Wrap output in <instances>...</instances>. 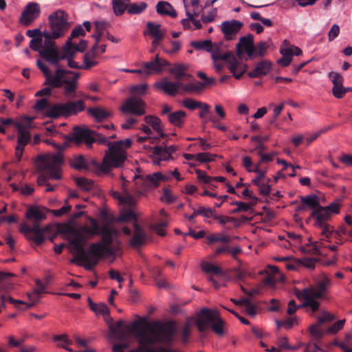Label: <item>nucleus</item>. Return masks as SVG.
I'll list each match as a JSON object with an SVG mask.
<instances>
[{
  "label": "nucleus",
  "mask_w": 352,
  "mask_h": 352,
  "mask_svg": "<svg viewBox=\"0 0 352 352\" xmlns=\"http://www.w3.org/2000/svg\"><path fill=\"white\" fill-rule=\"evenodd\" d=\"M91 226L76 228L69 223L63 226L62 232L71 235L69 245L76 252L72 261L87 270H91L102 257L114 255L116 248L111 245L114 237L118 236V230L108 224L99 228L97 221L90 217Z\"/></svg>",
  "instance_id": "nucleus-1"
},
{
  "label": "nucleus",
  "mask_w": 352,
  "mask_h": 352,
  "mask_svg": "<svg viewBox=\"0 0 352 352\" xmlns=\"http://www.w3.org/2000/svg\"><path fill=\"white\" fill-rule=\"evenodd\" d=\"M142 322L140 320L133 321L126 326L127 331L134 333L139 346L129 352H146L155 351L152 348L155 344H170L173 340L175 327L173 322H161L155 320L144 326V330H140Z\"/></svg>",
  "instance_id": "nucleus-2"
},
{
  "label": "nucleus",
  "mask_w": 352,
  "mask_h": 352,
  "mask_svg": "<svg viewBox=\"0 0 352 352\" xmlns=\"http://www.w3.org/2000/svg\"><path fill=\"white\" fill-rule=\"evenodd\" d=\"M331 285V280L327 275L323 274L321 279L314 285L307 287L303 289H295L294 294L299 300H304L302 307H309L312 312L318 310L320 302L318 299L324 298L328 289Z\"/></svg>",
  "instance_id": "nucleus-3"
},
{
  "label": "nucleus",
  "mask_w": 352,
  "mask_h": 352,
  "mask_svg": "<svg viewBox=\"0 0 352 352\" xmlns=\"http://www.w3.org/2000/svg\"><path fill=\"white\" fill-rule=\"evenodd\" d=\"M131 141L129 139L109 142V148L103 157L102 163L99 169L108 172L111 168L121 167L126 160L125 148H129Z\"/></svg>",
  "instance_id": "nucleus-4"
},
{
  "label": "nucleus",
  "mask_w": 352,
  "mask_h": 352,
  "mask_svg": "<svg viewBox=\"0 0 352 352\" xmlns=\"http://www.w3.org/2000/svg\"><path fill=\"white\" fill-rule=\"evenodd\" d=\"M38 160V166L42 172L37 179L38 186L45 185L48 179H60V169L63 162L60 153L41 156Z\"/></svg>",
  "instance_id": "nucleus-5"
},
{
  "label": "nucleus",
  "mask_w": 352,
  "mask_h": 352,
  "mask_svg": "<svg viewBox=\"0 0 352 352\" xmlns=\"http://www.w3.org/2000/svg\"><path fill=\"white\" fill-rule=\"evenodd\" d=\"M138 174L133 176L134 188L133 192L136 197L144 196L148 190L158 187L160 183L165 180V177L160 173L156 172L151 175L140 173L137 168Z\"/></svg>",
  "instance_id": "nucleus-6"
},
{
  "label": "nucleus",
  "mask_w": 352,
  "mask_h": 352,
  "mask_svg": "<svg viewBox=\"0 0 352 352\" xmlns=\"http://www.w3.org/2000/svg\"><path fill=\"white\" fill-rule=\"evenodd\" d=\"M85 108V104L82 100L68 101L65 103H57L49 108L45 116L50 118H57L62 116L69 117L82 111Z\"/></svg>",
  "instance_id": "nucleus-7"
},
{
  "label": "nucleus",
  "mask_w": 352,
  "mask_h": 352,
  "mask_svg": "<svg viewBox=\"0 0 352 352\" xmlns=\"http://www.w3.org/2000/svg\"><path fill=\"white\" fill-rule=\"evenodd\" d=\"M50 30L54 38L63 36L69 30L70 25L68 22V15L63 10H58L48 16Z\"/></svg>",
  "instance_id": "nucleus-8"
},
{
  "label": "nucleus",
  "mask_w": 352,
  "mask_h": 352,
  "mask_svg": "<svg viewBox=\"0 0 352 352\" xmlns=\"http://www.w3.org/2000/svg\"><path fill=\"white\" fill-rule=\"evenodd\" d=\"M311 217L315 219L314 226L322 229V235L329 237L332 233L331 226L327 223L330 219L331 215L324 207L320 206L312 211Z\"/></svg>",
  "instance_id": "nucleus-9"
},
{
  "label": "nucleus",
  "mask_w": 352,
  "mask_h": 352,
  "mask_svg": "<svg viewBox=\"0 0 352 352\" xmlns=\"http://www.w3.org/2000/svg\"><path fill=\"white\" fill-rule=\"evenodd\" d=\"M219 315V312L216 310L208 308L201 309L197 315L196 320V325L198 330L201 333H204L210 328Z\"/></svg>",
  "instance_id": "nucleus-10"
},
{
  "label": "nucleus",
  "mask_w": 352,
  "mask_h": 352,
  "mask_svg": "<svg viewBox=\"0 0 352 352\" xmlns=\"http://www.w3.org/2000/svg\"><path fill=\"white\" fill-rule=\"evenodd\" d=\"M145 102L140 98L130 97L121 106L120 111L124 114L142 116L145 113Z\"/></svg>",
  "instance_id": "nucleus-11"
},
{
  "label": "nucleus",
  "mask_w": 352,
  "mask_h": 352,
  "mask_svg": "<svg viewBox=\"0 0 352 352\" xmlns=\"http://www.w3.org/2000/svg\"><path fill=\"white\" fill-rule=\"evenodd\" d=\"M48 227L41 228L38 223H33L32 227L23 226L20 231L23 233L29 240H32L36 245L41 244L44 240V232L48 230Z\"/></svg>",
  "instance_id": "nucleus-12"
},
{
  "label": "nucleus",
  "mask_w": 352,
  "mask_h": 352,
  "mask_svg": "<svg viewBox=\"0 0 352 352\" xmlns=\"http://www.w3.org/2000/svg\"><path fill=\"white\" fill-rule=\"evenodd\" d=\"M41 14L39 5L36 2L28 3L23 10L19 22L25 26H29Z\"/></svg>",
  "instance_id": "nucleus-13"
},
{
  "label": "nucleus",
  "mask_w": 352,
  "mask_h": 352,
  "mask_svg": "<svg viewBox=\"0 0 352 352\" xmlns=\"http://www.w3.org/2000/svg\"><path fill=\"white\" fill-rule=\"evenodd\" d=\"M96 131L87 128L82 129L80 126H75L74 132L69 136L70 141L80 143L82 140L88 145H91L95 142Z\"/></svg>",
  "instance_id": "nucleus-14"
},
{
  "label": "nucleus",
  "mask_w": 352,
  "mask_h": 352,
  "mask_svg": "<svg viewBox=\"0 0 352 352\" xmlns=\"http://www.w3.org/2000/svg\"><path fill=\"white\" fill-rule=\"evenodd\" d=\"M32 119L28 117L23 118V122H15L14 126L18 131L17 145L25 146L30 140L31 134L29 129L31 127Z\"/></svg>",
  "instance_id": "nucleus-15"
},
{
  "label": "nucleus",
  "mask_w": 352,
  "mask_h": 352,
  "mask_svg": "<svg viewBox=\"0 0 352 352\" xmlns=\"http://www.w3.org/2000/svg\"><path fill=\"white\" fill-rule=\"evenodd\" d=\"M122 193L118 191H113L111 192V195L113 198L118 199L120 204L132 208L135 206L136 201L126 188V184L128 182L125 180L123 177H122Z\"/></svg>",
  "instance_id": "nucleus-16"
},
{
  "label": "nucleus",
  "mask_w": 352,
  "mask_h": 352,
  "mask_svg": "<svg viewBox=\"0 0 352 352\" xmlns=\"http://www.w3.org/2000/svg\"><path fill=\"white\" fill-rule=\"evenodd\" d=\"M333 86L332 88V94L336 98H342L346 93L349 92V89L343 87L344 78L342 76L338 73L331 72L328 74Z\"/></svg>",
  "instance_id": "nucleus-17"
},
{
  "label": "nucleus",
  "mask_w": 352,
  "mask_h": 352,
  "mask_svg": "<svg viewBox=\"0 0 352 352\" xmlns=\"http://www.w3.org/2000/svg\"><path fill=\"white\" fill-rule=\"evenodd\" d=\"M242 47L244 48L250 59L254 58L255 46L254 45V36L252 34H249L240 38L239 42L236 45V52L239 57H241L243 54Z\"/></svg>",
  "instance_id": "nucleus-18"
},
{
  "label": "nucleus",
  "mask_w": 352,
  "mask_h": 352,
  "mask_svg": "<svg viewBox=\"0 0 352 352\" xmlns=\"http://www.w3.org/2000/svg\"><path fill=\"white\" fill-rule=\"evenodd\" d=\"M168 65L169 63L166 60L160 58L159 55L157 54L154 60L144 63L142 67L144 70V74L149 76L152 74L161 73L164 67Z\"/></svg>",
  "instance_id": "nucleus-19"
},
{
  "label": "nucleus",
  "mask_w": 352,
  "mask_h": 352,
  "mask_svg": "<svg viewBox=\"0 0 352 352\" xmlns=\"http://www.w3.org/2000/svg\"><path fill=\"white\" fill-rule=\"evenodd\" d=\"M154 86L166 94L173 96L176 95L179 90L181 89L182 81L170 82L166 78H164L161 81L155 82Z\"/></svg>",
  "instance_id": "nucleus-20"
},
{
  "label": "nucleus",
  "mask_w": 352,
  "mask_h": 352,
  "mask_svg": "<svg viewBox=\"0 0 352 352\" xmlns=\"http://www.w3.org/2000/svg\"><path fill=\"white\" fill-rule=\"evenodd\" d=\"M242 26V22L237 20H232L223 21L221 23V28L225 38L227 40H232Z\"/></svg>",
  "instance_id": "nucleus-21"
},
{
  "label": "nucleus",
  "mask_w": 352,
  "mask_h": 352,
  "mask_svg": "<svg viewBox=\"0 0 352 352\" xmlns=\"http://www.w3.org/2000/svg\"><path fill=\"white\" fill-rule=\"evenodd\" d=\"M66 74H72V71H66L63 69H57L55 74L53 76L51 73L49 74L46 78L45 84L49 85L52 87L59 88L61 87L67 79L65 78Z\"/></svg>",
  "instance_id": "nucleus-22"
},
{
  "label": "nucleus",
  "mask_w": 352,
  "mask_h": 352,
  "mask_svg": "<svg viewBox=\"0 0 352 352\" xmlns=\"http://www.w3.org/2000/svg\"><path fill=\"white\" fill-rule=\"evenodd\" d=\"M227 64L228 69L236 79L240 78L246 72L247 65L240 58L237 59L234 54L230 58Z\"/></svg>",
  "instance_id": "nucleus-23"
},
{
  "label": "nucleus",
  "mask_w": 352,
  "mask_h": 352,
  "mask_svg": "<svg viewBox=\"0 0 352 352\" xmlns=\"http://www.w3.org/2000/svg\"><path fill=\"white\" fill-rule=\"evenodd\" d=\"M133 234L130 241V245L134 248H138L146 241V235L142 228L138 223H133Z\"/></svg>",
  "instance_id": "nucleus-24"
},
{
  "label": "nucleus",
  "mask_w": 352,
  "mask_h": 352,
  "mask_svg": "<svg viewBox=\"0 0 352 352\" xmlns=\"http://www.w3.org/2000/svg\"><path fill=\"white\" fill-rule=\"evenodd\" d=\"M144 120L146 124L151 126L153 130H155L157 133H159L160 137H155L152 138V143L157 142L160 138H164L167 136L166 134L163 133L161 120L159 118L153 116H146L144 117Z\"/></svg>",
  "instance_id": "nucleus-25"
},
{
  "label": "nucleus",
  "mask_w": 352,
  "mask_h": 352,
  "mask_svg": "<svg viewBox=\"0 0 352 352\" xmlns=\"http://www.w3.org/2000/svg\"><path fill=\"white\" fill-rule=\"evenodd\" d=\"M272 69V63L267 60H263L258 62L252 71L248 72L250 78H258L269 73Z\"/></svg>",
  "instance_id": "nucleus-26"
},
{
  "label": "nucleus",
  "mask_w": 352,
  "mask_h": 352,
  "mask_svg": "<svg viewBox=\"0 0 352 352\" xmlns=\"http://www.w3.org/2000/svg\"><path fill=\"white\" fill-rule=\"evenodd\" d=\"M187 16L195 15L198 16L203 11V8L199 6V0H183Z\"/></svg>",
  "instance_id": "nucleus-27"
},
{
  "label": "nucleus",
  "mask_w": 352,
  "mask_h": 352,
  "mask_svg": "<svg viewBox=\"0 0 352 352\" xmlns=\"http://www.w3.org/2000/svg\"><path fill=\"white\" fill-rule=\"evenodd\" d=\"M188 66L186 64H176L170 69V72L174 76L176 81L182 79H189L192 76L190 74L187 73Z\"/></svg>",
  "instance_id": "nucleus-28"
},
{
  "label": "nucleus",
  "mask_w": 352,
  "mask_h": 352,
  "mask_svg": "<svg viewBox=\"0 0 352 352\" xmlns=\"http://www.w3.org/2000/svg\"><path fill=\"white\" fill-rule=\"evenodd\" d=\"M40 56L52 65H56L60 60V54L56 47L43 49L40 52Z\"/></svg>",
  "instance_id": "nucleus-29"
},
{
  "label": "nucleus",
  "mask_w": 352,
  "mask_h": 352,
  "mask_svg": "<svg viewBox=\"0 0 352 352\" xmlns=\"http://www.w3.org/2000/svg\"><path fill=\"white\" fill-rule=\"evenodd\" d=\"M186 116V113L184 111L178 110L169 113L167 119L171 124L181 128L184 124Z\"/></svg>",
  "instance_id": "nucleus-30"
},
{
  "label": "nucleus",
  "mask_w": 352,
  "mask_h": 352,
  "mask_svg": "<svg viewBox=\"0 0 352 352\" xmlns=\"http://www.w3.org/2000/svg\"><path fill=\"white\" fill-rule=\"evenodd\" d=\"M157 12L162 16L175 18L177 15L173 7L167 1H159L156 5Z\"/></svg>",
  "instance_id": "nucleus-31"
},
{
  "label": "nucleus",
  "mask_w": 352,
  "mask_h": 352,
  "mask_svg": "<svg viewBox=\"0 0 352 352\" xmlns=\"http://www.w3.org/2000/svg\"><path fill=\"white\" fill-rule=\"evenodd\" d=\"M87 301L90 309L92 311H94L96 315L102 316L106 322H108V320L106 318V317H109V310L107 306L104 303H95L89 297L88 298Z\"/></svg>",
  "instance_id": "nucleus-32"
},
{
  "label": "nucleus",
  "mask_w": 352,
  "mask_h": 352,
  "mask_svg": "<svg viewBox=\"0 0 352 352\" xmlns=\"http://www.w3.org/2000/svg\"><path fill=\"white\" fill-rule=\"evenodd\" d=\"M87 112L92 116L97 122H102L112 116V113L100 107L89 108Z\"/></svg>",
  "instance_id": "nucleus-33"
},
{
  "label": "nucleus",
  "mask_w": 352,
  "mask_h": 352,
  "mask_svg": "<svg viewBox=\"0 0 352 352\" xmlns=\"http://www.w3.org/2000/svg\"><path fill=\"white\" fill-rule=\"evenodd\" d=\"M26 217L29 219H34L33 223H38L39 221L45 219V213L36 206L29 208L26 212Z\"/></svg>",
  "instance_id": "nucleus-34"
},
{
  "label": "nucleus",
  "mask_w": 352,
  "mask_h": 352,
  "mask_svg": "<svg viewBox=\"0 0 352 352\" xmlns=\"http://www.w3.org/2000/svg\"><path fill=\"white\" fill-rule=\"evenodd\" d=\"M70 166L77 170H87L89 164L83 155H79L74 157L70 161Z\"/></svg>",
  "instance_id": "nucleus-35"
},
{
  "label": "nucleus",
  "mask_w": 352,
  "mask_h": 352,
  "mask_svg": "<svg viewBox=\"0 0 352 352\" xmlns=\"http://www.w3.org/2000/svg\"><path fill=\"white\" fill-rule=\"evenodd\" d=\"M147 32L153 38H164L165 32L161 30L160 24H155V23L148 21L146 23Z\"/></svg>",
  "instance_id": "nucleus-36"
},
{
  "label": "nucleus",
  "mask_w": 352,
  "mask_h": 352,
  "mask_svg": "<svg viewBox=\"0 0 352 352\" xmlns=\"http://www.w3.org/2000/svg\"><path fill=\"white\" fill-rule=\"evenodd\" d=\"M181 90L185 93L190 94H199L204 90L203 85H201L200 82L196 83H183L182 82Z\"/></svg>",
  "instance_id": "nucleus-37"
},
{
  "label": "nucleus",
  "mask_w": 352,
  "mask_h": 352,
  "mask_svg": "<svg viewBox=\"0 0 352 352\" xmlns=\"http://www.w3.org/2000/svg\"><path fill=\"white\" fill-rule=\"evenodd\" d=\"M84 65L80 66V69H89L90 68L98 65L96 60V50L92 49L91 52H87L83 58Z\"/></svg>",
  "instance_id": "nucleus-38"
},
{
  "label": "nucleus",
  "mask_w": 352,
  "mask_h": 352,
  "mask_svg": "<svg viewBox=\"0 0 352 352\" xmlns=\"http://www.w3.org/2000/svg\"><path fill=\"white\" fill-rule=\"evenodd\" d=\"M153 155L157 157V162L154 160V163L157 164H160V161H166L172 158L170 153L166 151V149L162 146H154L153 148Z\"/></svg>",
  "instance_id": "nucleus-39"
},
{
  "label": "nucleus",
  "mask_w": 352,
  "mask_h": 352,
  "mask_svg": "<svg viewBox=\"0 0 352 352\" xmlns=\"http://www.w3.org/2000/svg\"><path fill=\"white\" fill-rule=\"evenodd\" d=\"M63 54H60L61 60H64L69 57H74L78 51L76 44L73 43L71 39H67L66 43L63 47Z\"/></svg>",
  "instance_id": "nucleus-40"
},
{
  "label": "nucleus",
  "mask_w": 352,
  "mask_h": 352,
  "mask_svg": "<svg viewBox=\"0 0 352 352\" xmlns=\"http://www.w3.org/2000/svg\"><path fill=\"white\" fill-rule=\"evenodd\" d=\"M130 0H112V6L116 15L119 16L124 13L129 5Z\"/></svg>",
  "instance_id": "nucleus-41"
},
{
  "label": "nucleus",
  "mask_w": 352,
  "mask_h": 352,
  "mask_svg": "<svg viewBox=\"0 0 352 352\" xmlns=\"http://www.w3.org/2000/svg\"><path fill=\"white\" fill-rule=\"evenodd\" d=\"M124 324V322L123 320H118L115 324H111L109 325V329L111 332L114 334L117 335L118 338L119 339H124L126 336L125 332L127 331L128 333H131L130 331H127L126 329V326L124 328L123 331H121L120 329L123 327Z\"/></svg>",
  "instance_id": "nucleus-42"
},
{
  "label": "nucleus",
  "mask_w": 352,
  "mask_h": 352,
  "mask_svg": "<svg viewBox=\"0 0 352 352\" xmlns=\"http://www.w3.org/2000/svg\"><path fill=\"white\" fill-rule=\"evenodd\" d=\"M300 200L301 203L305 204L306 206H308L310 209L312 210V211L316 210V208L320 206L318 197L314 195L309 196H302L301 197Z\"/></svg>",
  "instance_id": "nucleus-43"
},
{
  "label": "nucleus",
  "mask_w": 352,
  "mask_h": 352,
  "mask_svg": "<svg viewBox=\"0 0 352 352\" xmlns=\"http://www.w3.org/2000/svg\"><path fill=\"white\" fill-rule=\"evenodd\" d=\"M280 53L282 57L278 60L277 63L283 67L288 66L292 61V56L289 50H287L286 47H281Z\"/></svg>",
  "instance_id": "nucleus-44"
},
{
  "label": "nucleus",
  "mask_w": 352,
  "mask_h": 352,
  "mask_svg": "<svg viewBox=\"0 0 352 352\" xmlns=\"http://www.w3.org/2000/svg\"><path fill=\"white\" fill-rule=\"evenodd\" d=\"M212 51H210V52L212 54V58L214 60H225L226 63L229 60L230 58L232 56L233 54L232 53H225L221 54V52L219 51V47L214 44V47H212Z\"/></svg>",
  "instance_id": "nucleus-45"
},
{
  "label": "nucleus",
  "mask_w": 352,
  "mask_h": 352,
  "mask_svg": "<svg viewBox=\"0 0 352 352\" xmlns=\"http://www.w3.org/2000/svg\"><path fill=\"white\" fill-rule=\"evenodd\" d=\"M53 34L50 32V31H43V49H52L55 47V42L54 40L55 39L53 36Z\"/></svg>",
  "instance_id": "nucleus-46"
},
{
  "label": "nucleus",
  "mask_w": 352,
  "mask_h": 352,
  "mask_svg": "<svg viewBox=\"0 0 352 352\" xmlns=\"http://www.w3.org/2000/svg\"><path fill=\"white\" fill-rule=\"evenodd\" d=\"M271 42L269 41H260L254 50V58L256 57H263L270 47Z\"/></svg>",
  "instance_id": "nucleus-47"
},
{
  "label": "nucleus",
  "mask_w": 352,
  "mask_h": 352,
  "mask_svg": "<svg viewBox=\"0 0 352 352\" xmlns=\"http://www.w3.org/2000/svg\"><path fill=\"white\" fill-rule=\"evenodd\" d=\"M35 283L36 285V287L34 289L32 293L28 294V296L29 299H33L34 296L38 297V295L43 294L45 292V289L47 286V283H43L42 281L39 279H36Z\"/></svg>",
  "instance_id": "nucleus-48"
},
{
  "label": "nucleus",
  "mask_w": 352,
  "mask_h": 352,
  "mask_svg": "<svg viewBox=\"0 0 352 352\" xmlns=\"http://www.w3.org/2000/svg\"><path fill=\"white\" fill-rule=\"evenodd\" d=\"M191 45L196 50H205L210 52L212 51L214 44L210 40H205L203 41H192Z\"/></svg>",
  "instance_id": "nucleus-49"
},
{
  "label": "nucleus",
  "mask_w": 352,
  "mask_h": 352,
  "mask_svg": "<svg viewBox=\"0 0 352 352\" xmlns=\"http://www.w3.org/2000/svg\"><path fill=\"white\" fill-rule=\"evenodd\" d=\"M147 8L145 2L140 3H131L129 5L127 12L130 14H140Z\"/></svg>",
  "instance_id": "nucleus-50"
},
{
  "label": "nucleus",
  "mask_w": 352,
  "mask_h": 352,
  "mask_svg": "<svg viewBox=\"0 0 352 352\" xmlns=\"http://www.w3.org/2000/svg\"><path fill=\"white\" fill-rule=\"evenodd\" d=\"M322 324H319V323L317 322L316 324L311 325L309 327V332L312 337L316 340H320L321 339L325 334H327L325 331L320 329V326Z\"/></svg>",
  "instance_id": "nucleus-51"
},
{
  "label": "nucleus",
  "mask_w": 352,
  "mask_h": 352,
  "mask_svg": "<svg viewBox=\"0 0 352 352\" xmlns=\"http://www.w3.org/2000/svg\"><path fill=\"white\" fill-rule=\"evenodd\" d=\"M207 240L210 243L215 242L229 243L231 237L221 234H212L207 236Z\"/></svg>",
  "instance_id": "nucleus-52"
},
{
  "label": "nucleus",
  "mask_w": 352,
  "mask_h": 352,
  "mask_svg": "<svg viewBox=\"0 0 352 352\" xmlns=\"http://www.w3.org/2000/svg\"><path fill=\"white\" fill-rule=\"evenodd\" d=\"M76 184L85 190H89L94 187L93 181L85 177L76 178Z\"/></svg>",
  "instance_id": "nucleus-53"
},
{
  "label": "nucleus",
  "mask_w": 352,
  "mask_h": 352,
  "mask_svg": "<svg viewBox=\"0 0 352 352\" xmlns=\"http://www.w3.org/2000/svg\"><path fill=\"white\" fill-rule=\"evenodd\" d=\"M214 109H215L217 114L219 116V119L216 118L215 117H210L206 120V122L210 121V122H212V123H217L221 120H223L226 118V113L221 105L215 104Z\"/></svg>",
  "instance_id": "nucleus-54"
},
{
  "label": "nucleus",
  "mask_w": 352,
  "mask_h": 352,
  "mask_svg": "<svg viewBox=\"0 0 352 352\" xmlns=\"http://www.w3.org/2000/svg\"><path fill=\"white\" fill-rule=\"evenodd\" d=\"M223 324L224 322L219 315L210 328L216 334L221 336L223 334Z\"/></svg>",
  "instance_id": "nucleus-55"
},
{
  "label": "nucleus",
  "mask_w": 352,
  "mask_h": 352,
  "mask_svg": "<svg viewBox=\"0 0 352 352\" xmlns=\"http://www.w3.org/2000/svg\"><path fill=\"white\" fill-rule=\"evenodd\" d=\"M64 95L66 96H71L76 93L77 89V82L75 81L67 80L65 82Z\"/></svg>",
  "instance_id": "nucleus-56"
},
{
  "label": "nucleus",
  "mask_w": 352,
  "mask_h": 352,
  "mask_svg": "<svg viewBox=\"0 0 352 352\" xmlns=\"http://www.w3.org/2000/svg\"><path fill=\"white\" fill-rule=\"evenodd\" d=\"M232 205H236L237 207L232 210L233 213H237L239 212H247L248 211L251 207L256 204L251 202L250 204H247L242 201H235L232 204Z\"/></svg>",
  "instance_id": "nucleus-57"
},
{
  "label": "nucleus",
  "mask_w": 352,
  "mask_h": 352,
  "mask_svg": "<svg viewBox=\"0 0 352 352\" xmlns=\"http://www.w3.org/2000/svg\"><path fill=\"white\" fill-rule=\"evenodd\" d=\"M203 271L206 273H211L214 274H219L221 273V270L217 265H214L210 263L205 262L201 265Z\"/></svg>",
  "instance_id": "nucleus-58"
},
{
  "label": "nucleus",
  "mask_w": 352,
  "mask_h": 352,
  "mask_svg": "<svg viewBox=\"0 0 352 352\" xmlns=\"http://www.w3.org/2000/svg\"><path fill=\"white\" fill-rule=\"evenodd\" d=\"M352 336L350 334H346L344 340L336 344L342 350L343 352H352L351 342Z\"/></svg>",
  "instance_id": "nucleus-59"
},
{
  "label": "nucleus",
  "mask_w": 352,
  "mask_h": 352,
  "mask_svg": "<svg viewBox=\"0 0 352 352\" xmlns=\"http://www.w3.org/2000/svg\"><path fill=\"white\" fill-rule=\"evenodd\" d=\"M52 106L49 105L48 100L47 98H43L41 100H38L35 105L34 106V109L37 111H42L44 110H46V111L44 113V115L45 116V113L47 112L50 107Z\"/></svg>",
  "instance_id": "nucleus-60"
},
{
  "label": "nucleus",
  "mask_w": 352,
  "mask_h": 352,
  "mask_svg": "<svg viewBox=\"0 0 352 352\" xmlns=\"http://www.w3.org/2000/svg\"><path fill=\"white\" fill-rule=\"evenodd\" d=\"M30 47L35 51L38 52L40 54V52L43 50V38L42 37H36L32 38L30 43Z\"/></svg>",
  "instance_id": "nucleus-61"
},
{
  "label": "nucleus",
  "mask_w": 352,
  "mask_h": 352,
  "mask_svg": "<svg viewBox=\"0 0 352 352\" xmlns=\"http://www.w3.org/2000/svg\"><path fill=\"white\" fill-rule=\"evenodd\" d=\"M346 320L344 319L340 320L336 322H335L332 326L328 327L326 329V332L327 334H335L340 330H341L344 324L345 323Z\"/></svg>",
  "instance_id": "nucleus-62"
},
{
  "label": "nucleus",
  "mask_w": 352,
  "mask_h": 352,
  "mask_svg": "<svg viewBox=\"0 0 352 352\" xmlns=\"http://www.w3.org/2000/svg\"><path fill=\"white\" fill-rule=\"evenodd\" d=\"M72 209V206L68 204V199H65V206L58 210H51L52 214L56 217H60L68 213Z\"/></svg>",
  "instance_id": "nucleus-63"
},
{
  "label": "nucleus",
  "mask_w": 352,
  "mask_h": 352,
  "mask_svg": "<svg viewBox=\"0 0 352 352\" xmlns=\"http://www.w3.org/2000/svg\"><path fill=\"white\" fill-rule=\"evenodd\" d=\"M201 102L195 100L192 98H186L183 101V106L189 109V110H195L199 107Z\"/></svg>",
  "instance_id": "nucleus-64"
}]
</instances>
